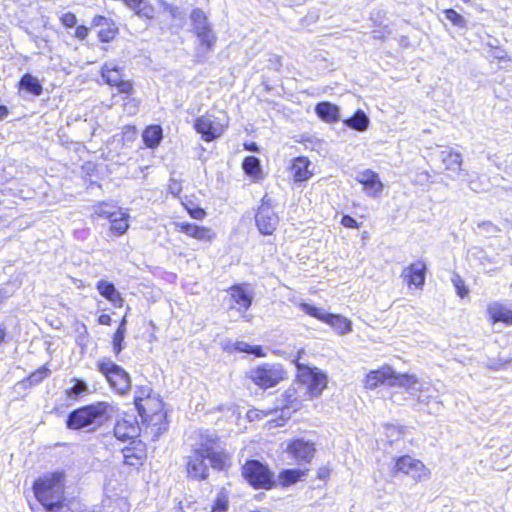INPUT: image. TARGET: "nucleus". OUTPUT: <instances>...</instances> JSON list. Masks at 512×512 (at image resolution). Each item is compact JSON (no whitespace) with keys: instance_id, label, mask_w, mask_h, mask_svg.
Segmentation results:
<instances>
[{"instance_id":"obj_1","label":"nucleus","mask_w":512,"mask_h":512,"mask_svg":"<svg viewBox=\"0 0 512 512\" xmlns=\"http://www.w3.org/2000/svg\"><path fill=\"white\" fill-rule=\"evenodd\" d=\"M215 470H225L230 465V457L219 445V439L213 434H200L192 445L191 454L187 456L186 470L188 478L196 481L209 476V466Z\"/></svg>"},{"instance_id":"obj_2","label":"nucleus","mask_w":512,"mask_h":512,"mask_svg":"<svg viewBox=\"0 0 512 512\" xmlns=\"http://www.w3.org/2000/svg\"><path fill=\"white\" fill-rule=\"evenodd\" d=\"M111 408L107 402H96L71 411L68 414L66 425L72 430L89 428L94 430L108 419Z\"/></svg>"},{"instance_id":"obj_3","label":"nucleus","mask_w":512,"mask_h":512,"mask_svg":"<svg viewBox=\"0 0 512 512\" xmlns=\"http://www.w3.org/2000/svg\"><path fill=\"white\" fill-rule=\"evenodd\" d=\"M33 489L37 500L47 511L57 512L63 509V485L60 476L38 479L34 482Z\"/></svg>"},{"instance_id":"obj_4","label":"nucleus","mask_w":512,"mask_h":512,"mask_svg":"<svg viewBox=\"0 0 512 512\" xmlns=\"http://www.w3.org/2000/svg\"><path fill=\"white\" fill-rule=\"evenodd\" d=\"M297 367V379L301 387L305 389L304 394L310 399L322 394L327 386V376L317 368H311L295 360Z\"/></svg>"},{"instance_id":"obj_5","label":"nucleus","mask_w":512,"mask_h":512,"mask_svg":"<svg viewBox=\"0 0 512 512\" xmlns=\"http://www.w3.org/2000/svg\"><path fill=\"white\" fill-rule=\"evenodd\" d=\"M242 476L255 489L269 490L276 485L274 473L259 460H248L242 467Z\"/></svg>"},{"instance_id":"obj_6","label":"nucleus","mask_w":512,"mask_h":512,"mask_svg":"<svg viewBox=\"0 0 512 512\" xmlns=\"http://www.w3.org/2000/svg\"><path fill=\"white\" fill-rule=\"evenodd\" d=\"M98 371L105 376L111 388L117 393L125 395L131 388L129 374L109 358H102L97 362Z\"/></svg>"},{"instance_id":"obj_7","label":"nucleus","mask_w":512,"mask_h":512,"mask_svg":"<svg viewBox=\"0 0 512 512\" xmlns=\"http://www.w3.org/2000/svg\"><path fill=\"white\" fill-rule=\"evenodd\" d=\"M401 387L417 399L419 406L421 404L429 405L431 400H436L439 397L438 390L428 382H421L413 375H401L397 378Z\"/></svg>"},{"instance_id":"obj_8","label":"nucleus","mask_w":512,"mask_h":512,"mask_svg":"<svg viewBox=\"0 0 512 512\" xmlns=\"http://www.w3.org/2000/svg\"><path fill=\"white\" fill-rule=\"evenodd\" d=\"M192 32L198 38L200 45L209 51L214 46L217 37L207 15L200 8H195L190 14Z\"/></svg>"},{"instance_id":"obj_9","label":"nucleus","mask_w":512,"mask_h":512,"mask_svg":"<svg viewBox=\"0 0 512 512\" xmlns=\"http://www.w3.org/2000/svg\"><path fill=\"white\" fill-rule=\"evenodd\" d=\"M249 377L260 388L268 389L285 378V371L279 364H263L252 369Z\"/></svg>"},{"instance_id":"obj_10","label":"nucleus","mask_w":512,"mask_h":512,"mask_svg":"<svg viewBox=\"0 0 512 512\" xmlns=\"http://www.w3.org/2000/svg\"><path fill=\"white\" fill-rule=\"evenodd\" d=\"M227 125L226 116L216 117L212 114H205L195 120L194 128L201 134L203 140L209 142L220 137Z\"/></svg>"},{"instance_id":"obj_11","label":"nucleus","mask_w":512,"mask_h":512,"mask_svg":"<svg viewBox=\"0 0 512 512\" xmlns=\"http://www.w3.org/2000/svg\"><path fill=\"white\" fill-rule=\"evenodd\" d=\"M255 222L259 232L263 235H271L275 231L279 217L271 205L270 199L263 198L255 215Z\"/></svg>"},{"instance_id":"obj_12","label":"nucleus","mask_w":512,"mask_h":512,"mask_svg":"<svg viewBox=\"0 0 512 512\" xmlns=\"http://www.w3.org/2000/svg\"><path fill=\"white\" fill-rule=\"evenodd\" d=\"M315 444L304 438H296L288 442L286 452L298 464L310 463L315 454Z\"/></svg>"},{"instance_id":"obj_13","label":"nucleus","mask_w":512,"mask_h":512,"mask_svg":"<svg viewBox=\"0 0 512 512\" xmlns=\"http://www.w3.org/2000/svg\"><path fill=\"white\" fill-rule=\"evenodd\" d=\"M394 472L404 473L415 480H422L429 475V471L425 465L420 460L414 459L409 455L401 456L396 460Z\"/></svg>"},{"instance_id":"obj_14","label":"nucleus","mask_w":512,"mask_h":512,"mask_svg":"<svg viewBox=\"0 0 512 512\" xmlns=\"http://www.w3.org/2000/svg\"><path fill=\"white\" fill-rule=\"evenodd\" d=\"M356 180L363 185V190L367 196L376 198L383 191V184L376 172L365 170L357 176Z\"/></svg>"},{"instance_id":"obj_15","label":"nucleus","mask_w":512,"mask_h":512,"mask_svg":"<svg viewBox=\"0 0 512 512\" xmlns=\"http://www.w3.org/2000/svg\"><path fill=\"white\" fill-rule=\"evenodd\" d=\"M122 453L126 465L137 467L142 465L146 458V445L141 440H133L130 446L122 449Z\"/></svg>"},{"instance_id":"obj_16","label":"nucleus","mask_w":512,"mask_h":512,"mask_svg":"<svg viewBox=\"0 0 512 512\" xmlns=\"http://www.w3.org/2000/svg\"><path fill=\"white\" fill-rule=\"evenodd\" d=\"M139 432L140 428L137 423L126 419L118 420L114 427V436L123 442L137 440Z\"/></svg>"},{"instance_id":"obj_17","label":"nucleus","mask_w":512,"mask_h":512,"mask_svg":"<svg viewBox=\"0 0 512 512\" xmlns=\"http://www.w3.org/2000/svg\"><path fill=\"white\" fill-rule=\"evenodd\" d=\"M229 291L232 300L238 305V311L246 312L251 307L253 294L246 288L245 285H234L230 288Z\"/></svg>"},{"instance_id":"obj_18","label":"nucleus","mask_w":512,"mask_h":512,"mask_svg":"<svg viewBox=\"0 0 512 512\" xmlns=\"http://www.w3.org/2000/svg\"><path fill=\"white\" fill-rule=\"evenodd\" d=\"M438 157L447 171L456 173L463 178L467 176V173H463L461 169L462 155L460 153L452 150H443L439 153Z\"/></svg>"},{"instance_id":"obj_19","label":"nucleus","mask_w":512,"mask_h":512,"mask_svg":"<svg viewBox=\"0 0 512 512\" xmlns=\"http://www.w3.org/2000/svg\"><path fill=\"white\" fill-rule=\"evenodd\" d=\"M311 162L307 157L301 156L294 159L291 171L295 182L307 181L313 175L309 169Z\"/></svg>"},{"instance_id":"obj_20","label":"nucleus","mask_w":512,"mask_h":512,"mask_svg":"<svg viewBox=\"0 0 512 512\" xmlns=\"http://www.w3.org/2000/svg\"><path fill=\"white\" fill-rule=\"evenodd\" d=\"M425 270V264L418 261L405 268L403 271V276L407 278L409 285L420 287L424 284L425 281Z\"/></svg>"},{"instance_id":"obj_21","label":"nucleus","mask_w":512,"mask_h":512,"mask_svg":"<svg viewBox=\"0 0 512 512\" xmlns=\"http://www.w3.org/2000/svg\"><path fill=\"white\" fill-rule=\"evenodd\" d=\"M96 288L99 294L106 298L114 306L121 307L123 305V298L113 283L106 280H99L97 282Z\"/></svg>"},{"instance_id":"obj_22","label":"nucleus","mask_w":512,"mask_h":512,"mask_svg":"<svg viewBox=\"0 0 512 512\" xmlns=\"http://www.w3.org/2000/svg\"><path fill=\"white\" fill-rule=\"evenodd\" d=\"M393 373L394 372L390 367H383L382 369L371 371L366 376L365 387L374 389L379 384H383L387 380H389V384H393L394 382L390 380Z\"/></svg>"},{"instance_id":"obj_23","label":"nucleus","mask_w":512,"mask_h":512,"mask_svg":"<svg viewBox=\"0 0 512 512\" xmlns=\"http://www.w3.org/2000/svg\"><path fill=\"white\" fill-rule=\"evenodd\" d=\"M180 231L186 235L201 241H210L213 234L209 228L198 226L193 223H181L179 224Z\"/></svg>"},{"instance_id":"obj_24","label":"nucleus","mask_w":512,"mask_h":512,"mask_svg":"<svg viewBox=\"0 0 512 512\" xmlns=\"http://www.w3.org/2000/svg\"><path fill=\"white\" fill-rule=\"evenodd\" d=\"M315 113L325 122H335L339 120V107L330 102H320L315 106Z\"/></svg>"},{"instance_id":"obj_25","label":"nucleus","mask_w":512,"mask_h":512,"mask_svg":"<svg viewBox=\"0 0 512 512\" xmlns=\"http://www.w3.org/2000/svg\"><path fill=\"white\" fill-rule=\"evenodd\" d=\"M488 314L494 323L503 322L507 325L512 324V310L500 303H492L488 306Z\"/></svg>"},{"instance_id":"obj_26","label":"nucleus","mask_w":512,"mask_h":512,"mask_svg":"<svg viewBox=\"0 0 512 512\" xmlns=\"http://www.w3.org/2000/svg\"><path fill=\"white\" fill-rule=\"evenodd\" d=\"M279 407L282 410L297 411L301 407V401L298 398L297 390L294 387L288 388L278 399Z\"/></svg>"},{"instance_id":"obj_27","label":"nucleus","mask_w":512,"mask_h":512,"mask_svg":"<svg viewBox=\"0 0 512 512\" xmlns=\"http://www.w3.org/2000/svg\"><path fill=\"white\" fill-rule=\"evenodd\" d=\"M163 138V131L159 125L148 126L142 133V139L146 147L156 148Z\"/></svg>"},{"instance_id":"obj_28","label":"nucleus","mask_w":512,"mask_h":512,"mask_svg":"<svg viewBox=\"0 0 512 512\" xmlns=\"http://www.w3.org/2000/svg\"><path fill=\"white\" fill-rule=\"evenodd\" d=\"M101 75L107 84L116 86L122 80V69L112 62H107L101 68Z\"/></svg>"},{"instance_id":"obj_29","label":"nucleus","mask_w":512,"mask_h":512,"mask_svg":"<svg viewBox=\"0 0 512 512\" xmlns=\"http://www.w3.org/2000/svg\"><path fill=\"white\" fill-rule=\"evenodd\" d=\"M324 322L339 334H346L351 331V321L339 314L327 313Z\"/></svg>"},{"instance_id":"obj_30","label":"nucleus","mask_w":512,"mask_h":512,"mask_svg":"<svg viewBox=\"0 0 512 512\" xmlns=\"http://www.w3.org/2000/svg\"><path fill=\"white\" fill-rule=\"evenodd\" d=\"M18 85L19 89L25 90L34 96L41 95L43 91V87L39 80L29 73H26L21 77Z\"/></svg>"},{"instance_id":"obj_31","label":"nucleus","mask_w":512,"mask_h":512,"mask_svg":"<svg viewBox=\"0 0 512 512\" xmlns=\"http://www.w3.org/2000/svg\"><path fill=\"white\" fill-rule=\"evenodd\" d=\"M370 120L362 110H357L353 116L344 120V124L356 131L363 132L369 126Z\"/></svg>"},{"instance_id":"obj_32","label":"nucleus","mask_w":512,"mask_h":512,"mask_svg":"<svg viewBox=\"0 0 512 512\" xmlns=\"http://www.w3.org/2000/svg\"><path fill=\"white\" fill-rule=\"evenodd\" d=\"M70 382L73 385L65 390L68 399L77 400L81 395L88 392V385L84 380L72 378Z\"/></svg>"},{"instance_id":"obj_33","label":"nucleus","mask_w":512,"mask_h":512,"mask_svg":"<svg viewBox=\"0 0 512 512\" xmlns=\"http://www.w3.org/2000/svg\"><path fill=\"white\" fill-rule=\"evenodd\" d=\"M50 371L45 366H42L41 368L37 369L36 371L32 372L26 379L22 380L18 383V385H22L24 387H30L36 384H39L42 382L46 377H48Z\"/></svg>"},{"instance_id":"obj_34","label":"nucleus","mask_w":512,"mask_h":512,"mask_svg":"<svg viewBox=\"0 0 512 512\" xmlns=\"http://www.w3.org/2000/svg\"><path fill=\"white\" fill-rule=\"evenodd\" d=\"M304 475L305 472L300 469H287L279 474V481L282 486H289L299 481Z\"/></svg>"},{"instance_id":"obj_35","label":"nucleus","mask_w":512,"mask_h":512,"mask_svg":"<svg viewBox=\"0 0 512 512\" xmlns=\"http://www.w3.org/2000/svg\"><path fill=\"white\" fill-rule=\"evenodd\" d=\"M135 14L141 18L152 20L155 16V9L149 0L139 1L136 8L133 10Z\"/></svg>"},{"instance_id":"obj_36","label":"nucleus","mask_w":512,"mask_h":512,"mask_svg":"<svg viewBox=\"0 0 512 512\" xmlns=\"http://www.w3.org/2000/svg\"><path fill=\"white\" fill-rule=\"evenodd\" d=\"M110 222H111V230L118 235L124 234L129 227L126 215L123 213L118 212V215L114 216L110 220Z\"/></svg>"},{"instance_id":"obj_37","label":"nucleus","mask_w":512,"mask_h":512,"mask_svg":"<svg viewBox=\"0 0 512 512\" xmlns=\"http://www.w3.org/2000/svg\"><path fill=\"white\" fill-rule=\"evenodd\" d=\"M151 392L152 389L149 386L139 387L135 392L134 402L140 415H143L145 413V409L141 402L145 399H148L150 397Z\"/></svg>"},{"instance_id":"obj_38","label":"nucleus","mask_w":512,"mask_h":512,"mask_svg":"<svg viewBox=\"0 0 512 512\" xmlns=\"http://www.w3.org/2000/svg\"><path fill=\"white\" fill-rule=\"evenodd\" d=\"M242 167L247 175L255 176L260 172V160L255 156H247L243 160Z\"/></svg>"},{"instance_id":"obj_39","label":"nucleus","mask_w":512,"mask_h":512,"mask_svg":"<svg viewBox=\"0 0 512 512\" xmlns=\"http://www.w3.org/2000/svg\"><path fill=\"white\" fill-rule=\"evenodd\" d=\"M300 308L304 313H306L322 322H324V320L327 316V313H328L324 309L315 307L308 303H302L300 305Z\"/></svg>"},{"instance_id":"obj_40","label":"nucleus","mask_w":512,"mask_h":512,"mask_svg":"<svg viewBox=\"0 0 512 512\" xmlns=\"http://www.w3.org/2000/svg\"><path fill=\"white\" fill-rule=\"evenodd\" d=\"M300 308L304 313H306L322 322H324V320L327 316V313H328L324 309L315 307L308 303H302L300 305Z\"/></svg>"},{"instance_id":"obj_41","label":"nucleus","mask_w":512,"mask_h":512,"mask_svg":"<svg viewBox=\"0 0 512 512\" xmlns=\"http://www.w3.org/2000/svg\"><path fill=\"white\" fill-rule=\"evenodd\" d=\"M117 27L111 21L108 25L102 27L98 31V37L101 42H110L117 34Z\"/></svg>"},{"instance_id":"obj_42","label":"nucleus","mask_w":512,"mask_h":512,"mask_svg":"<svg viewBox=\"0 0 512 512\" xmlns=\"http://www.w3.org/2000/svg\"><path fill=\"white\" fill-rule=\"evenodd\" d=\"M228 495L224 491H220L214 500L211 512H227Z\"/></svg>"},{"instance_id":"obj_43","label":"nucleus","mask_w":512,"mask_h":512,"mask_svg":"<svg viewBox=\"0 0 512 512\" xmlns=\"http://www.w3.org/2000/svg\"><path fill=\"white\" fill-rule=\"evenodd\" d=\"M445 17L447 20H449L454 26L464 28L466 27V20L465 18L460 15L457 11L454 9H446L444 11Z\"/></svg>"},{"instance_id":"obj_44","label":"nucleus","mask_w":512,"mask_h":512,"mask_svg":"<svg viewBox=\"0 0 512 512\" xmlns=\"http://www.w3.org/2000/svg\"><path fill=\"white\" fill-rule=\"evenodd\" d=\"M455 289H456V292H457V295L461 298H464L465 296L468 295L469 293V290L466 288L465 286V282L464 280L460 277V275L458 274H454L452 279H451Z\"/></svg>"},{"instance_id":"obj_45","label":"nucleus","mask_w":512,"mask_h":512,"mask_svg":"<svg viewBox=\"0 0 512 512\" xmlns=\"http://www.w3.org/2000/svg\"><path fill=\"white\" fill-rule=\"evenodd\" d=\"M478 228L488 236L494 235L500 231V229L490 221L479 223Z\"/></svg>"},{"instance_id":"obj_46","label":"nucleus","mask_w":512,"mask_h":512,"mask_svg":"<svg viewBox=\"0 0 512 512\" xmlns=\"http://www.w3.org/2000/svg\"><path fill=\"white\" fill-rule=\"evenodd\" d=\"M116 87L118 92L122 94L131 95L134 92L133 84L128 80H121Z\"/></svg>"},{"instance_id":"obj_47","label":"nucleus","mask_w":512,"mask_h":512,"mask_svg":"<svg viewBox=\"0 0 512 512\" xmlns=\"http://www.w3.org/2000/svg\"><path fill=\"white\" fill-rule=\"evenodd\" d=\"M125 336L119 335L114 333L113 335V352L115 355H119L121 351L124 349L123 342H124Z\"/></svg>"},{"instance_id":"obj_48","label":"nucleus","mask_w":512,"mask_h":512,"mask_svg":"<svg viewBox=\"0 0 512 512\" xmlns=\"http://www.w3.org/2000/svg\"><path fill=\"white\" fill-rule=\"evenodd\" d=\"M96 214L111 220L114 216L118 215V212L112 211L107 205H101L96 209Z\"/></svg>"},{"instance_id":"obj_49","label":"nucleus","mask_w":512,"mask_h":512,"mask_svg":"<svg viewBox=\"0 0 512 512\" xmlns=\"http://www.w3.org/2000/svg\"><path fill=\"white\" fill-rule=\"evenodd\" d=\"M61 22L65 27L71 28L76 25L77 19L75 14L72 12H67L62 15Z\"/></svg>"},{"instance_id":"obj_50","label":"nucleus","mask_w":512,"mask_h":512,"mask_svg":"<svg viewBox=\"0 0 512 512\" xmlns=\"http://www.w3.org/2000/svg\"><path fill=\"white\" fill-rule=\"evenodd\" d=\"M341 224L347 228H359L358 222L350 215H343L341 219Z\"/></svg>"},{"instance_id":"obj_51","label":"nucleus","mask_w":512,"mask_h":512,"mask_svg":"<svg viewBox=\"0 0 512 512\" xmlns=\"http://www.w3.org/2000/svg\"><path fill=\"white\" fill-rule=\"evenodd\" d=\"M188 212L189 215L196 220H202L206 216V212L200 207L188 209Z\"/></svg>"},{"instance_id":"obj_52","label":"nucleus","mask_w":512,"mask_h":512,"mask_svg":"<svg viewBox=\"0 0 512 512\" xmlns=\"http://www.w3.org/2000/svg\"><path fill=\"white\" fill-rule=\"evenodd\" d=\"M109 22H110V19H108L104 16H101V15H97L92 20V26L102 28V27L108 25Z\"/></svg>"},{"instance_id":"obj_53","label":"nucleus","mask_w":512,"mask_h":512,"mask_svg":"<svg viewBox=\"0 0 512 512\" xmlns=\"http://www.w3.org/2000/svg\"><path fill=\"white\" fill-rule=\"evenodd\" d=\"M234 349L236 351H239V352H245V353H250V349H251V345H249L248 343L244 342V341H237L235 344H234Z\"/></svg>"},{"instance_id":"obj_54","label":"nucleus","mask_w":512,"mask_h":512,"mask_svg":"<svg viewBox=\"0 0 512 512\" xmlns=\"http://www.w3.org/2000/svg\"><path fill=\"white\" fill-rule=\"evenodd\" d=\"M75 35L79 39H85L88 36V28L83 25L78 26Z\"/></svg>"},{"instance_id":"obj_55","label":"nucleus","mask_w":512,"mask_h":512,"mask_svg":"<svg viewBox=\"0 0 512 512\" xmlns=\"http://www.w3.org/2000/svg\"><path fill=\"white\" fill-rule=\"evenodd\" d=\"M171 16V18L173 19H177L180 17L181 15V12L179 10V8L175 5H167V10Z\"/></svg>"},{"instance_id":"obj_56","label":"nucleus","mask_w":512,"mask_h":512,"mask_svg":"<svg viewBox=\"0 0 512 512\" xmlns=\"http://www.w3.org/2000/svg\"><path fill=\"white\" fill-rule=\"evenodd\" d=\"M126 324H127V320H126V317H123L117 330L115 331L116 334H119V335H123L125 336V333H126Z\"/></svg>"},{"instance_id":"obj_57","label":"nucleus","mask_w":512,"mask_h":512,"mask_svg":"<svg viewBox=\"0 0 512 512\" xmlns=\"http://www.w3.org/2000/svg\"><path fill=\"white\" fill-rule=\"evenodd\" d=\"M112 322V319L110 315L108 314H101L98 318V323L101 325H110Z\"/></svg>"},{"instance_id":"obj_58","label":"nucleus","mask_w":512,"mask_h":512,"mask_svg":"<svg viewBox=\"0 0 512 512\" xmlns=\"http://www.w3.org/2000/svg\"><path fill=\"white\" fill-rule=\"evenodd\" d=\"M257 357H263L265 356V353L263 352V349L261 346H251L250 353Z\"/></svg>"},{"instance_id":"obj_59","label":"nucleus","mask_w":512,"mask_h":512,"mask_svg":"<svg viewBox=\"0 0 512 512\" xmlns=\"http://www.w3.org/2000/svg\"><path fill=\"white\" fill-rule=\"evenodd\" d=\"M170 190H171V193H173L174 195H177L181 191V188H180L179 184L175 182L170 185Z\"/></svg>"},{"instance_id":"obj_60","label":"nucleus","mask_w":512,"mask_h":512,"mask_svg":"<svg viewBox=\"0 0 512 512\" xmlns=\"http://www.w3.org/2000/svg\"><path fill=\"white\" fill-rule=\"evenodd\" d=\"M9 111L6 106L0 105V120H3L7 115Z\"/></svg>"},{"instance_id":"obj_61","label":"nucleus","mask_w":512,"mask_h":512,"mask_svg":"<svg viewBox=\"0 0 512 512\" xmlns=\"http://www.w3.org/2000/svg\"><path fill=\"white\" fill-rule=\"evenodd\" d=\"M6 337V328L3 325H0V344L4 341Z\"/></svg>"},{"instance_id":"obj_62","label":"nucleus","mask_w":512,"mask_h":512,"mask_svg":"<svg viewBox=\"0 0 512 512\" xmlns=\"http://www.w3.org/2000/svg\"><path fill=\"white\" fill-rule=\"evenodd\" d=\"M159 3L164 8V10H167V5H170L165 0H159Z\"/></svg>"},{"instance_id":"obj_63","label":"nucleus","mask_w":512,"mask_h":512,"mask_svg":"<svg viewBox=\"0 0 512 512\" xmlns=\"http://www.w3.org/2000/svg\"><path fill=\"white\" fill-rule=\"evenodd\" d=\"M439 404H440V403H439L438 401H436V402H435V405H436V411H438V410H439V408H440V407H439Z\"/></svg>"}]
</instances>
